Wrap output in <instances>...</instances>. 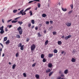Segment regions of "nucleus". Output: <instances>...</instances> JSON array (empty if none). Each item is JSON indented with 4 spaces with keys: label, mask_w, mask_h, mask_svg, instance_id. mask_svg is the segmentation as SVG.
Returning <instances> with one entry per match:
<instances>
[{
    "label": "nucleus",
    "mask_w": 79,
    "mask_h": 79,
    "mask_svg": "<svg viewBox=\"0 0 79 79\" xmlns=\"http://www.w3.org/2000/svg\"><path fill=\"white\" fill-rule=\"evenodd\" d=\"M35 48V45L34 44H33L31 46V51H33L34 49Z\"/></svg>",
    "instance_id": "nucleus-1"
},
{
    "label": "nucleus",
    "mask_w": 79,
    "mask_h": 79,
    "mask_svg": "<svg viewBox=\"0 0 79 79\" xmlns=\"http://www.w3.org/2000/svg\"><path fill=\"white\" fill-rule=\"evenodd\" d=\"M62 77H64V74H61L60 76H59L58 77V79H60Z\"/></svg>",
    "instance_id": "nucleus-2"
},
{
    "label": "nucleus",
    "mask_w": 79,
    "mask_h": 79,
    "mask_svg": "<svg viewBox=\"0 0 79 79\" xmlns=\"http://www.w3.org/2000/svg\"><path fill=\"white\" fill-rule=\"evenodd\" d=\"M33 2H40V0H34L33 1H30L28 3H31Z\"/></svg>",
    "instance_id": "nucleus-3"
},
{
    "label": "nucleus",
    "mask_w": 79,
    "mask_h": 79,
    "mask_svg": "<svg viewBox=\"0 0 79 79\" xmlns=\"http://www.w3.org/2000/svg\"><path fill=\"white\" fill-rule=\"evenodd\" d=\"M66 25H67V26H68V27H69V26H71V23H66Z\"/></svg>",
    "instance_id": "nucleus-4"
},
{
    "label": "nucleus",
    "mask_w": 79,
    "mask_h": 79,
    "mask_svg": "<svg viewBox=\"0 0 79 79\" xmlns=\"http://www.w3.org/2000/svg\"><path fill=\"white\" fill-rule=\"evenodd\" d=\"M51 71V70L50 69H48L46 71V73H49Z\"/></svg>",
    "instance_id": "nucleus-5"
},
{
    "label": "nucleus",
    "mask_w": 79,
    "mask_h": 79,
    "mask_svg": "<svg viewBox=\"0 0 79 79\" xmlns=\"http://www.w3.org/2000/svg\"><path fill=\"white\" fill-rule=\"evenodd\" d=\"M53 56V53L49 54H48V57L49 58H52V57Z\"/></svg>",
    "instance_id": "nucleus-6"
},
{
    "label": "nucleus",
    "mask_w": 79,
    "mask_h": 79,
    "mask_svg": "<svg viewBox=\"0 0 79 79\" xmlns=\"http://www.w3.org/2000/svg\"><path fill=\"white\" fill-rule=\"evenodd\" d=\"M71 61L73 63H74V62H76V59L74 58H72L71 59Z\"/></svg>",
    "instance_id": "nucleus-7"
},
{
    "label": "nucleus",
    "mask_w": 79,
    "mask_h": 79,
    "mask_svg": "<svg viewBox=\"0 0 79 79\" xmlns=\"http://www.w3.org/2000/svg\"><path fill=\"white\" fill-rule=\"evenodd\" d=\"M24 45H22L20 47V50H24Z\"/></svg>",
    "instance_id": "nucleus-8"
},
{
    "label": "nucleus",
    "mask_w": 79,
    "mask_h": 79,
    "mask_svg": "<svg viewBox=\"0 0 79 79\" xmlns=\"http://www.w3.org/2000/svg\"><path fill=\"white\" fill-rule=\"evenodd\" d=\"M48 67L49 68H52V64L50 63H49L48 64Z\"/></svg>",
    "instance_id": "nucleus-9"
},
{
    "label": "nucleus",
    "mask_w": 79,
    "mask_h": 79,
    "mask_svg": "<svg viewBox=\"0 0 79 79\" xmlns=\"http://www.w3.org/2000/svg\"><path fill=\"white\" fill-rule=\"evenodd\" d=\"M19 33L20 35H21L23 33V29L20 30V31H19Z\"/></svg>",
    "instance_id": "nucleus-10"
},
{
    "label": "nucleus",
    "mask_w": 79,
    "mask_h": 79,
    "mask_svg": "<svg viewBox=\"0 0 79 79\" xmlns=\"http://www.w3.org/2000/svg\"><path fill=\"white\" fill-rule=\"evenodd\" d=\"M57 44L58 45H61V44H62V42H61V41H59L58 42Z\"/></svg>",
    "instance_id": "nucleus-11"
},
{
    "label": "nucleus",
    "mask_w": 79,
    "mask_h": 79,
    "mask_svg": "<svg viewBox=\"0 0 79 79\" xmlns=\"http://www.w3.org/2000/svg\"><path fill=\"white\" fill-rule=\"evenodd\" d=\"M62 8V11H66L67 10V9H66V8H64L63 7H61Z\"/></svg>",
    "instance_id": "nucleus-12"
},
{
    "label": "nucleus",
    "mask_w": 79,
    "mask_h": 79,
    "mask_svg": "<svg viewBox=\"0 0 79 79\" xmlns=\"http://www.w3.org/2000/svg\"><path fill=\"white\" fill-rule=\"evenodd\" d=\"M68 71L67 69L65 70L64 71V74H68Z\"/></svg>",
    "instance_id": "nucleus-13"
},
{
    "label": "nucleus",
    "mask_w": 79,
    "mask_h": 79,
    "mask_svg": "<svg viewBox=\"0 0 79 79\" xmlns=\"http://www.w3.org/2000/svg\"><path fill=\"white\" fill-rule=\"evenodd\" d=\"M16 64H14L12 66V69H15V68L16 67Z\"/></svg>",
    "instance_id": "nucleus-14"
},
{
    "label": "nucleus",
    "mask_w": 79,
    "mask_h": 79,
    "mask_svg": "<svg viewBox=\"0 0 79 79\" xmlns=\"http://www.w3.org/2000/svg\"><path fill=\"white\" fill-rule=\"evenodd\" d=\"M42 17H43V18H45V17H46V16H47V15L45 14H43L42 15Z\"/></svg>",
    "instance_id": "nucleus-15"
},
{
    "label": "nucleus",
    "mask_w": 79,
    "mask_h": 79,
    "mask_svg": "<svg viewBox=\"0 0 79 79\" xmlns=\"http://www.w3.org/2000/svg\"><path fill=\"white\" fill-rule=\"evenodd\" d=\"M22 29H23L21 28V27H19L17 28V30L18 31H20V30H21Z\"/></svg>",
    "instance_id": "nucleus-16"
},
{
    "label": "nucleus",
    "mask_w": 79,
    "mask_h": 79,
    "mask_svg": "<svg viewBox=\"0 0 79 79\" xmlns=\"http://www.w3.org/2000/svg\"><path fill=\"white\" fill-rule=\"evenodd\" d=\"M21 46H22V44L21 43H19L18 44V47H21Z\"/></svg>",
    "instance_id": "nucleus-17"
},
{
    "label": "nucleus",
    "mask_w": 79,
    "mask_h": 79,
    "mask_svg": "<svg viewBox=\"0 0 79 79\" xmlns=\"http://www.w3.org/2000/svg\"><path fill=\"white\" fill-rule=\"evenodd\" d=\"M31 23H32V24H34L35 23V21H34V20H31Z\"/></svg>",
    "instance_id": "nucleus-18"
},
{
    "label": "nucleus",
    "mask_w": 79,
    "mask_h": 79,
    "mask_svg": "<svg viewBox=\"0 0 79 79\" xmlns=\"http://www.w3.org/2000/svg\"><path fill=\"white\" fill-rule=\"evenodd\" d=\"M53 71H52L51 72H50L49 74V76H50L51 75L53 74Z\"/></svg>",
    "instance_id": "nucleus-19"
},
{
    "label": "nucleus",
    "mask_w": 79,
    "mask_h": 79,
    "mask_svg": "<svg viewBox=\"0 0 79 79\" xmlns=\"http://www.w3.org/2000/svg\"><path fill=\"white\" fill-rule=\"evenodd\" d=\"M9 43H10V40H8L6 42V45H7V44H8Z\"/></svg>",
    "instance_id": "nucleus-20"
},
{
    "label": "nucleus",
    "mask_w": 79,
    "mask_h": 79,
    "mask_svg": "<svg viewBox=\"0 0 79 79\" xmlns=\"http://www.w3.org/2000/svg\"><path fill=\"white\" fill-rule=\"evenodd\" d=\"M41 58H44V54H42L41 55Z\"/></svg>",
    "instance_id": "nucleus-21"
},
{
    "label": "nucleus",
    "mask_w": 79,
    "mask_h": 79,
    "mask_svg": "<svg viewBox=\"0 0 79 79\" xmlns=\"http://www.w3.org/2000/svg\"><path fill=\"white\" fill-rule=\"evenodd\" d=\"M54 53H56L58 52V51L56 49H54L53 51Z\"/></svg>",
    "instance_id": "nucleus-22"
},
{
    "label": "nucleus",
    "mask_w": 79,
    "mask_h": 79,
    "mask_svg": "<svg viewBox=\"0 0 79 79\" xmlns=\"http://www.w3.org/2000/svg\"><path fill=\"white\" fill-rule=\"evenodd\" d=\"M15 56H16V57H18L19 56V52H17L16 55H15Z\"/></svg>",
    "instance_id": "nucleus-23"
},
{
    "label": "nucleus",
    "mask_w": 79,
    "mask_h": 79,
    "mask_svg": "<svg viewBox=\"0 0 79 79\" xmlns=\"http://www.w3.org/2000/svg\"><path fill=\"white\" fill-rule=\"evenodd\" d=\"M0 33L1 34H3L4 33V31H3V30H1V31L0 32Z\"/></svg>",
    "instance_id": "nucleus-24"
},
{
    "label": "nucleus",
    "mask_w": 79,
    "mask_h": 79,
    "mask_svg": "<svg viewBox=\"0 0 79 79\" xmlns=\"http://www.w3.org/2000/svg\"><path fill=\"white\" fill-rule=\"evenodd\" d=\"M16 22H18V20H17V21L13 20L11 21V22L12 23H16Z\"/></svg>",
    "instance_id": "nucleus-25"
},
{
    "label": "nucleus",
    "mask_w": 79,
    "mask_h": 79,
    "mask_svg": "<svg viewBox=\"0 0 79 79\" xmlns=\"http://www.w3.org/2000/svg\"><path fill=\"white\" fill-rule=\"evenodd\" d=\"M46 59L45 58H44V59L43 60V62L45 63V62H46Z\"/></svg>",
    "instance_id": "nucleus-26"
},
{
    "label": "nucleus",
    "mask_w": 79,
    "mask_h": 79,
    "mask_svg": "<svg viewBox=\"0 0 79 79\" xmlns=\"http://www.w3.org/2000/svg\"><path fill=\"white\" fill-rule=\"evenodd\" d=\"M2 30H3V26H2L0 27V30L1 31Z\"/></svg>",
    "instance_id": "nucleus-27"
},
{
    "label": "nucleus",
    "mask_w": 79,
    "mask_h": 79,
    "mask_svg": "<svg viewBox=\"0 0 79 79\" xmlns=\"http://www.w3.org/2000/svg\"><path fill=\"white\" fill-rule=\"evenodd\" d=\"M8 39V38H7V37H5L4 38V41H6V40H7V39Z\"/></svg>",
    "instance_id": "nucleus-28"
},
{
    "label": "nucleus",
    "mask_w": 79,
    "mask_h": 79,
    "mask_svg": "<svg viewBox=\"0 0 79 79\" xmlns=\"http://www.w3.org/2000/svg\"><path fill=\"white\" fill-rule=\"evenodd\" d=\"M18 23H19V24H20V25H21V24H22L23 23L22 22L19 21L18 22Z\"/></svg>",
    "instance_id": "nucleus-29"
},
{
    "label": "nucleus",
    "mask_w": 79,
    "mask_h": 79,
    "mask_svg": "<svg viewBox=\"0 0 79 79\" xmlns=\"http://www.w3.org/2000/svg\"><path fill=\"white\" fill-rule=\"evenodd\" d=\"M35 76V77L37 78H39V75L38 74L36 75Z\"/></svg>",
    "instance_id": "nucleus-30"
},
{
    "label": "nucleus",
    "mask_w": 79,
    "mask_h": 79,
    "mask_svg": "<svg viewBox=\"0 0 79 79\" xmlns=\"http://www.w3.org/2000/svg\"><path fill=\"white\" fill-rule=\"evenodd\" d=\"M53 35H56V31H53L52 32Z\"/></svg>",
    "instance_id": "nucleus-31"
},
{
    "label": "nucleus",
    "mask_w": 79,
    "mask_h": 79,
    "mask_svg": "<svg viewBox=\"0 0 79 79\" xmlns=\"http://www.w3.org/2000/svg\"><path fill=\"white\" fill-rule=\"evenodd\" d=\"M23 76H24V77H26V73H24L23 74Z\"/></svg>",
    "instance_id": "nucleus-32"
},
{
    "label": "nucleus",
    "mask_w": 79,
    "mask_h": 79,
    "mask_svg": "<svg viewBox=\"0 0 79 79\" xmlns=\"http://www.w3.org/2000/svg\"><path fill=\"white\" fill-rule=\"evenodd\" d=\"M38 7L39 8L40 7V4L38 3Z\"/></svg>",
    "instance_id": "nucleus-33"
},
{
    "label": "nucleus",
    "mask_w": 79,
    "mask_h": 79,
    "mask_svg": "<svg viewBox=\"0 0 79 79\" xmlns=\"http://www.w3.org/2000/svg\"><path fill=\"white\" fill-rule=\"evenodd\" d=\"M17 11H18L17 10H15L13 11V12L14 13H16Z\"/></svg>",
    "instance_id": "nucleus-34"
},
{
    "label": "nucleus",
    "mask_w": 79,
    "mask_h": 79,
    "mask_svg": "<svg viewBox=\"0 0 79 79\" xmlns=\"http://www.w3.org/2000/svg\"><path fill=\"white\" fill-rule=\"evenodd\" d=\"M38 35L39 37H40L42 35L40 34V32L38 33Z\"/></svg>",
    "instance_id": "nucleus-35"
},
{
    "label": "nucleus",
    "mask_w": 79,
    "mask_h": 79,
    "mask_svg": "<svg viewBox=\"0 0 79 79\" xmlns=\"http://www.w3.org/2000/svg\"><path fill=\"white\" fill-rule=\"evenodd\" d=\"M76 52V49H74L73 50V53H75Z\"/></svg>",
    "instance_id": "nucleus-36"
},
{
    "label": "nucleus",
    "mask_w": 79,
    "mask_h": 79,
    "mask_svg": "<svg viewBox=\"0 0 79 79\" xmlns=\"http://www.w3.org/2000/svg\"><path fill=\"white\" fill-rule=\"evenodd\" d=\"M48 40H47L46 41V42H45V45H47V44H48Z\"/></svg>",
    "instance_id": "nucleus-37"
},
{
    "label": "nucleus",
    "mask_w": 79,
    "mask_h": 79,
    "mask_svg": "<svg viewBox=\"0 0 79 79\" xmlns=\"http://www.w3.org/2000/svg\"><path fill=\"white\" fill-rule=\"evenodd\" d=\"M36 63L34 64H32V67H34L35 66V65L36 64Z\"/></svg>",
    "instance_id": "nucleus-38"
},
{
    "label": "nucleus",
    "mask_w": 79,
    "mask_h": 79,
    "mask_svg": "<svg viewBox=\"0 0 79 79\" xmlns=\"http://www.w3.org/2000/svg\"><path fill=\"white\" fill-rule=\"evenodd\" d=\"M20 36L19 35H16V38H20Z\"/></svg>",
    "instance_id": "nucleus-39"
},
{
    "label": "nucleus",
    "mask_w": 79,
    "mask_h": 79,
    "mask_svg": "<svg viewBox=\"0 0 79 79\" xmlns=\"http://www.w3.org/2000/svg\"><path fill=\"white\" fill-rule=\"evenodd\" d=\"M29 13L30 14V16L32 15V11H30Z\"/></svg>",
    "instance_id": "nucleus-40"
},
{
    "label": "nucleus",
    "mask_w": 79,
    "mask_h": 79,
    "mask_svg": "<svg viewBox=\"0 0 79 79\" xmlns=\"http://www.w3.org/2000/svg\"><path fill=\"white\" fill-rule=\"evenodd\" d=\"M70 6L71 7V9H73V4H71L70 5Z\"/></svg>",
    "instance_id": "nucleus-41"
},
{
    "label": "nucleus",
    "mask_w": 79,
    "mask_h": 79,
    "mask_svg": "<svg viewBox=\"0 0 79 79\" xmlns=\"http://www.w3.org/2000/svg\"><path fill=\"white\" fill-rule=\"evenodd\" d=\"M31 7H30L29 8H27L26 10H27V11H28V10H31Z\"/></svg>",
    "instance_id": "nucleus-42"
},
{
    "label": "nucleus",
    "mask_w": 79,
    "mask_h": 79,
    "mask_svg": "<svg viewBox=\"0 0 79 79\" xmlns=\"http://www.w3.org/2000/svg\"><path fill=\"white\" fill-rule=\"evenodd\" d=\"M67 37H68V38L69 39V38H70V37H71V35H69L68 36H67Z\"/></svg>",
    "instance_id": "nucleus-43"
},
{
    "label": "nucleus",
    "mask_w": 79,
    "mask_h": 79,
    "mask_svg": "<svg viewBox=\"0 0 79 79\" xmlns=\"http://www.w3.org/2000/svg\"><path fill=\"white\" fill-rule=\"evenodd\" d=\"M23 11H24V10H22L20 11V12L21 14L22 13H23Z\"/></svg>",
    "instance_id": "nucleus-44"
},
{
    "label": "nucleus",
    "mask_w": 79,
    "mask_h": 79,
    "mask_svg": "<svg viewBox=\"0 0 79 79\" xmlns=\"http://www.w3.org/2000/svg\"><path fill=\"white\" fill-rule=\"evenodd\" d=\"M73 12V10H71L68 12V14H71Z\"/></svg>",
    "instance_id": "nucleus-45"
},
{
    "label": "nucleus",
    "mask_w": 79,
    "mask_h": 79,
    "mask_svg": "<svg viewBox=\"0 0 79 79\" xmlns=\"http://www.w3.org/2000/svg\"><path fill=\"white\" fill-rule=\"evenodd\" d=\"M65 40H67V39H69L67 36H65Z\"/></svg>",
    "instance_id": "nucleus-46"
},
{
    "label": "nucleus",
    "mask_w": 79,
    "mask_h": 79,
    "mask_svg": "<svg viewBox=\"0 0 79 79\" xmlns=\"http://www.w3.org/2000/svg\"><path fill=\"white\" fill-rule=\"evenodd\" d=\"M46 24H49V22L46 21Z\"/></svg>",
    "instance_id": "nucleus-47"
},
{
    "label": "nucleus",
    "mask_w": 79,
    "mask_h": 79,
    "mask_svg": "<svg viewBox=\"0 0 79 79\" xmlns=\"http://www.w3.org/2000/svg\"><path fill=\"white\" fill-rule=\"evenodd\" d=\"M30 40V39H29V38H27V42H29V41Z\"/></svg>",
    "instance_id": "nucleus-48"
},
{
    "label": "nucleus",
    "mask_w": 79,
    "mask_h": 79,
    "mask_svg": "<svg viewBox=\"0 0 79 79\" xmlns=\"http://www.w3.org/2000/svg\"><path fill=\"white\" fill-rule=\"evenodd\" d=\"M11 21H12V19H11L10 20H8V21L7 22V23H8L9 22H10Z\"/></svg>",
    "instance_id": "nucleus-49"
},
{
    "label": "nucleus",
    "mask_w": 79,
    "mask_h": 79,
    "mask_svg": "<svg viewBox=\"0 0 79 79\" xmlns=\"http://www.w3.org/2000/svg\"><path fill=\"white\" fill-rule=\"evenodd\" d=\"M8 31V29L6 27L5 28V31H6V32H7Z\"/></svg>",
    "instance_id": "nucleus-50"
},
{
    "label": "nucleus",
    "mask_w": 79,
    "mask_h": 79,
    "mask_svg": "<svg viewBox=\"0 0 79 79\" xmlns=\"http://www.w3.org/2000/svg\"><path fill=\"white\" fill-rule=\"evenodd\" d=\"M50 24H53V21L51 20L50 21Z\"/></svg>",
    "instance_id": "nucleus-51"
},
{
    "label": "nucleus",
    "mask_w": 79,
    "mask_h": 79,
    "mask_svg": "<svg viewBox=\"0 0 79 79\" xmlns=\"http://www.w3.org/2000/svg\"><path fill=\"white\" fill-rule=\"evenodd\" d=\"M35 30H37L38 29V27H35Z\"/></svg>",
    "instance_id": "nucleus-52"
},
{
    "label": "nucleus",
    "mask_w": 79,
    "mask_h": 79,
    "mask_svg": "<svg viewBox=\"0 0 79 79\" xmlns=\"http://www.w3.org/2000/svg\"><path fill=\"white\" fill-rule=\"evenodd\" d=\"M31 26V23L28 24L29 27H30V26Z\"/></svg>",
    "instance_id": "nucleus-53"
},
{
    "label": "nucleus",
    "mask_w": 79,
    "mask_h": 79,
    "mask_svg": "<svg viewBox=\"0 0 79 79\" xmlns=\"http://www.w3.org/2000/svg\"><path fill=\"white\" fill-rule=\"evenodd\" d=\"M2 21L3 23H4V19H2Z\"/></svg>",
    "instance_id": "nucleus-54"
},
{
    "label": "nucleus",
    "mask_w": 79,
    "mask_h": 79,
    "mask_svg": "<svg viewBox=\"0 0 79 79\" xmlns=\"http://www.w3.org/2000/svg\"><path fill=\"white\" fill-rule=\"evenodd\" d=\"M34 27V26L33 25L31 26V29H32Z\"/></svg>",
    "instance_id": "nucleus-55"
},
{
    "label": "nucleus",
    "mask_w": 79,
    "mask_h": 79,
    "mask_svg": "<svg viewBox=\"0 0 79 79\" xmlns=\"http://www.w3.org/2000/svg\"><path fill=\"white\" fill-rule=\"evenodd\" d=\"M18 18H19V17H17V18H15L14 19L15 20H17V19H18Z\"/></svg>",
    "instance_id": "nucleus-56"
},
{
    "label": "nucleus",
    "mask_w": 79,
    "mask_h": 79,
    "mask_svg": "<svg viewBox=\"0 0 79 79\" xmlns=\"http://www.w3.org/2000/svg\"><path fill=\"white\" fill-rule=\"evenodd\" d=\"M18 15H21V12H19L18 13Z\"/></svg>",
    "instance_id": "nucleus-57"
},
{
    "label": "nucleus",
    "mask_w": 79,
    "mask_h": 79,
    "mask_svg": "<svg viewBox=\"0 0 79 79\" xmlns=\"http://www.w3.org/2000/svg\"><path fill=\"white\" fill-rule=\"evenodd\" d=\"M0 44L1 45V46H2V48H3V44H2V43H0Z\"/></svg>",
    "instance_id": "nucleus-58"
},
{
    "label": "nucleus",
    "mask_w": 79,
    "mask_h": 79,
    "mask_svg": "<svg viewBox=\"0 0 79 79\" xmlns=\"http://www.w3.org/2000/svg\"><path fill=\"white\" fill-rule=\"evenodd\" d=\"M64 35H63L62 36L61 38L62 39H64Z\"/></svg>",
    "instance_id": "nucleus-59"
},
{
    "label": "nucleus",
    "mask_w": 79,
    "mask_h": 79,
    "mask_svg": "<svg viewBox=\"0 0 79 79\" xmlns=\"http://www.w3.org/2000/svg\"><path fill=\"white\" fill-rule=\"evenodd\" d=\"M11 27H12V25H9V28H11Z\"/></svg>",
    "instance_id": "nucleus-60"
},
{
    "label": "nucleus",
    "mask_w": 79,
    "mask_h": 79,
    "mask_svg": "<svg viewBox=\"0 0 79 79\" xmlns=\"http://www.w3.org/2000/svg\"><path fill=\"white\" fill-rule=\"evenodd\" d=\"M59 74H61V71L60 70L59 72Z\"/></svg>",
    "instance_id": "nucleus-61"
},
{
    "label": "nucleus",
    "mask_w": 79,
    "mask_h": 79,
    "mask_svg": "<svg viewBox=\"0 0 79 79\" xmlns=\"http://www.w3.org/2000/svg\"><path fill=\"white\" fill-rule=\"evenodd\" d=\"M64 53V51H63L61 52V53L62 54H63Z\"/></svg>",
    "instance_id": "nucleus-62"
},
{
    "label": "nucleus",
    "mask_w": 79,
    "mask_h": 79,
    "mask_svg": "<svg viewBox=\"0 0 79 79\" xmlns=\"http://www.w3.org/2000/svg\"><path fill=\"white\" fill-rule=\"evenodd\" d=\"M5 56V53H3L2 54V56L3 57Z\"/></svg>",
    "instance_id": "nucleus-63"
},
{
    "label": "nucleus",
    "mask_w": 79,
    "mask_h": 79,
    "mask_svg": "<svg viewBox=\"0 0 79 79\" xmlns=\"http://www.w3.org/2000/svg\"><path fill=\"white\" fill-rule=\"evenodd\" d=\"M23 13H24V15H26V13H25V12H23Z\"/></svg>",
    "instance_id": "nucleus-64"
}]
</instances>
